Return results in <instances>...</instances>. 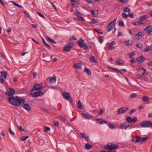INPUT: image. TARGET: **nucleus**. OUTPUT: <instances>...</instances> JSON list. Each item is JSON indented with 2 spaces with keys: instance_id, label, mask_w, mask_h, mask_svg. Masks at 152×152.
<instances>
[{
  "instance_id": "nucleus-1",
  "label": "nucleus",
  "mask_w": 152,
  "mask_h": 152,
  "mask_svg": "<svg viewBox=\"0 0 152 152\" xmlns=\"http://www.w3.org/2000/svg\"><path fill=\"white\" fill-rule=\"evenodd\" d=\"M7 92L5 94L9 96L7 99L8 101L14 105L17 106H20L22 104L26 102L25 99L18 96L15 97L13 94L15 93V91L12 88H8L7 89Z\"/></svg>"
},
{
  "instance_id": "nucleus-2",
  "label": "nucleus",
  "mask_w": 152,
  "mask_h": 152,
  "mask_svg": "<svg viewBox=\"0 0 152 152\" xmlns=\"http://www.w3.org/2000/svg\"><path fill=\"white\" fill-rule=\"evenodd\" d=\"M118 147V145H116L114 142L108 143L106 146L104 147L106 150H113L116 149Z\"/></svg>"
},
{
  "instance_id": "nucleus-3",
  "label": "nucleus",
  "mask_w": 152,
  "mask_h": 152,
  "mask_svg": "<svg viewBox=\"0 0 152 152\" xmlns=\"http://www.w3.org/2000/svg\"><path fill=\"white\" fill-rule=\"evenodd\" d=\"M116 18L114 19L110 23L107 27V32H109L115 28Z\"/></svg>"
},
{
  "instance_id": "nucleus-4",
  "label": "nucleus",
  "mask_w": 152,
  "mask_h": 152,
  "mask_svg": "<svg viewBox=\"0 0 152 152\" xmlns=\"http://www.w3.org/2000/svg\"><path fill=\"white\" fill-rule=\"evenodd\" d=\"M34 91L31 90L30 91V94L34 97H38L41 96L44 94V93L41 91L34 92Z\"/></svg>"
},
{
  "instance_id": "nucleus-5",
  "label": "nucleus",
  "mask_w": 152,
  "mask_h": 152,
  "mask_svg": "<svg viewBox=\"0 0 152 152\" xmlns=\"http://www.w3.org/2000/svg\"><path fill=\"white\" fill-rule=\"evenodd\" d=\"M152 125V122L150 121H144L140 123V125L142 127H149Z\"/></svg>"
},
{
  "instance_id": "nucleus-6",
  "label": "nucleus",
  "mask_w": 152,
  "mask_h": 152,
  "mask_svg": "<svg viewBox=\"0 0 152 152\" xmlns=\"http://www.w3.org/2000/svg\"><path fill=\"white\" fill-rule=\"evenodd\" d=\"M74 45V44L73 42H71L69 44L66 45L63 49V50L65 51L69 52L70 50L72 48V46Z\"/></svg>"
},
{
  "instance_id": "nucleus-7",
  "label": "nucleus",
  "mask_w": 152,
  "mask_h": 152,
  "mask_svg": "<svg viewBox=\"0 0 152 152\" xmlns=\"http://www.w3.org/2000/svg\"><path fill=\"white\" fill-rule=\"evenodd\" d=\"M129 109L128 107H122L118 110L117 114H121L126 112Z\"/></svg>"
},
{
  "instance_id": "nucleus-8",
  "label": "nucleus",
  "mask_w": 152,
  "mask_h": 152,
  "mask_svg": "<svg viewBox=\"0 0 152 152\" xmlns=\"http://www.w3.org/2000/svg\"><path fill=\"white\" fill-rule=\"evenodd\" d=\"M42 88V85L38 83H36L34 84L33 86L32 89L33 91L39 90L40 89Z\"/></svg>"
},
{
  "instance_id": "nucleus-9",
  "label": "nucleus",
  "mask_w": 152,
  "mask_h": 152,
  "mask_svg": "<svg viewBox=\"0 0 152 152\" xmlns=\"http://www.w3.org/2000/svg\"><path fill=\"white\" fill-rule=\"evenodd\" d=\"M145 69H140L138 71L137 74L140 77H142L145 74Z\"/></svg>"
},
{
  "instance_id": "nucleus-10",
  "label": "nucleus",
  "mask_w": 152,
  "mask_h": 152,
  "mask_svg": "<svg viewBox=\"0 0 152 152\" xmlns=\"http://www.w3.org/2000/svg\"><path fill=\"white\" fill-rule=\"evenodd\" d=\"M75 13L77 16L79 18L80 20L82 21H84L85 20L82 17L81 14L79 11H78L77 10H76Z\"/></svg>"
},
{
  "instance_id": "nucleus-11",
  "label": "nucleus",
  "mask_w": 152,
  "mask_h": 152,
  "mask_svg": "<svg viewBox=\"0 0 152 152\" xmlns=\"http://www.w3.org/2000/svg\"><path fill=\"white\" fill-rule=\"evenodd\" d=\"M95 120L97 123H99L100 124H107V121H104L101 118L96 119Z\"/></svg>"
},
{
  "instance_id": "nucleus-12",
  "label": "nucleus",
  "mask_w": 152,
  "mask_h": 152,
  "mask_svg": "<svg viewBox=\"0 0 152 152\" xmlns=\"http://www.w3.org/2000/svg\"><path fill=\"white\" fill-rule=\"evenodd\" d=\"M81 115L83 117L86 119H89L92 118V116L88 113H82Z\"/></svg>"
},
{
  "instance_id": "nucleus-13",
  "label": "nucleus",
  "mask_w": 152,
  "mask_h": 152,
  "mask_svg": "<svg viewBox=\"0 0 152 152\" xmlns=\"http://www.w3.org/2000/svg\"><path fill=\"white\" fill-rule=\"evenodd\" d=\"M144 31H146L148 34H150L152 32V26H147L144 29Z\"/></svg>"
},
{
  "instance_id": "nucleus-14",
  "label": "nucleus",
  "mask_w": 152,
  "mask_h": 152,
  "mask_svg": "<svg viewBox=\"0 0 152 152\" xmlns=\"http://www.w3.org/2000/svg\"><path fill=\"white\" fill-rule=\"evenodd\" d=\"M78 43L80 46L81 48H83L86 45V44L84 43V40L81 38L80 39L79 41H78Z\"/></svg>"
},
{
  "instance_id": "nucleus-15",
  "label": "nucleus",
  "mask_w": 152,
  "mask_h": 152,
  "mask_svg": "<svg viewBox=\"0 0 152 152\" xmlns=\"http://www.w3.org/2000/svg\"><path fill=\"white\" fill-rule=\"evenodd\" d=\"M22 107L27 111H29L31 110V107L28 104H23Z\"/></svg>"
},
{
  "instance_id": "nucleus-16",
  "label": "nucleus",
  "mask_w": 152,
  "mask_h": 152,
  "mask_svg": "<svg viewBox=\"0 0 152 152\" xmlns=\"http://www.w3.org/2000/svg\"><path fill=\"white\" fill-rule=\"evenodd\" d=\"M145 59V58L143 56H140L137 59V61L140 64L142 63Z\"/></svg>"
},
{
  "instance_id": "nucleus-17",
  "label": "nucleus",
  "mask_w": 152,
  "mask_h": 152,
  "mask_svg": "<svg viewBox=\"0 0 152 152\" xmlns=\"http://www.w3.org/2000/svg\"><path fill=\"white\" fill-rule=\"evenodd\" d=\"M144 36V34L142 32H138L137 34L135 35L136 38L137 40L140 39Z\"/></svg>"
},
{
  "instance_id": "nucleus-18",
  "label": "nucleus",
  "mask_w": 152,
  "mask_h": 152,
  "mask_svg": "<svg viewBox=\"0 0 152 152\" xmlns=\"http://www.w3.org/2000/svg\"><path fill=\"white\" fill-rule=\"evenodd\" d=\"M63 96L64 98L67 100H69L70 98L69 94L68 93L64 92L63 94Z\"/></svg>"
},
{
  "instance_id": "nucleus-19",
  "label": "nucleus",
  "mask_w": 152,
  "mask_h": 152,
  "mask_svg": "<svg viewBox=\"0 0 152 152\" xmlns=\"http://www.w3.org/2000/svg\"><path fill=\"white\" fill-rule=\"evenodd\" d=\"M73 67L78 69H81L82 68V66L81 64L80 63H77L75 64Z\"/></svg>"
},
{
  "instance_id": "nucleus-20",
  "label": "nucleus",
  "mask_w": 152,
  "mask_h": 152,
  "mask_svg": "<svg viewBox=\"0 0 152 152\" xmlns=\"http://www.w3.org/2000/svg\"><path fill=\"white\" fill-rule=\"evenodd\" d=\"M132 24L134 26H138L140 25L141 24H143V23H142V21L140 20H139L137 22H133L132 23Z\"/></svg>"
},
{
  "instance_id": "nucleus-21",
  "label": "nucleus",
  "mask_w": 152,
  "mask_h": 152,
  "mask_svg": "<svg viewBox=\"0 0 152 152\" xmlns=\"http://www.w3.org/2000/svg\"><path fill=\"white\" fill-rule=\"evenodd\" d=\"M80 135L82 137H83L85 139H86V140L88 141L89 140V137L86 136V133H81Z\"/></svg>"
},
{
  "instance_id": "nucleus-22",
  "label": "nucleus",
  "mask_w": 152,
  "mask_h": 152,
  "mask_svg": "<svg viewBox=\"0 0 152 152\" xmlns=\"http://www.w3.org/2000/svg\"><path fill=\"white\" fill-rule=\"evenodd\" d=\"M1 74L2 75V77H3L4 78L6 79L7 78V74L6 71H1Z\"/></svg>"
},
{
  "instance_id": "nucleus-23",
  "label": "nucleus",
  "mask_w": 152,
  "mask_h": 152,
  "mask_svg": "<svg viewBox=\"0 0 152 152\" xmlns=\"http://www.w3.org/2000/svg\"><path fill=\"white\" fill-rule=\"evenodd\" d=\"M119 128L121 129H125L126 130L127 128V127L126 126V124L124 123L121 124L120 127Z\"/></svg>"
},
{
  "instance_id": "nucleus-24",
  "label": "nucleus",
  "mask_w": 152,
  "mask_h": 152,
  "mask_svg": "<svg viewBox=\"0 0 152 152\" xmlns=\"http://www.w3.org/2000/svg\"><path fill=\"white\" fill-rule=\"evenodd\" d=\"M148 18V15H144L142 16L140 18V20H145Z\"/></svg>"
},
{
  "instance_id": "nucleus-25",
  "label": "nucleus",
  "mask_w": 152,
  "mask_h": 152,
  "mask_svg": "<svg viewBox=\"0 0 152 152\" xmlns=\"http://www.w3.org/2000/svg\"><path fill=\"white\" fill-rule=\"evenodd\" d=\"M50 82L53 83L55 82L56 81V78L55 77H52L50 78H48Z\"/></svg>"
},
{
  "instance_id": "nucleus-26",
  "label": "nucleus",
  "mask_w": 152,
  "mask_h": 152,
  "mask_svg": "<svg viewBox=\"0 0 152 152\" xmlns=\"http://www.w3.org/2000/svg\"><path fill=\"white\" fill-rule=\"evenodd\" d=\"M142 100L144 102H149V99L146 96H143L142 98Z\"/></svg>"
},
{
  "instance_id": "nucleus-27",
  "label": "nucleus",
  "mask_w": 152,
  "mask_h": 152,
  "mask_svg": "<svg viewBox=\"0 0 152 152\" xmlns=\"http://www.w3.org/2000/svg\"><path fill=\"white\" fill-rule=\"evenodd\" d=\"M90 61L93 62L94 63H96L97 62V61L96 60L95 57L94 56H92L90 58Z\"/></svg>"
},
{
  "instance_id": "nucleus-28",
  "label": "nucleus",
  "mask_w": 152,
  "mask_h": 152,
  "mask_svg": "<svg viewBox=\"0 0 152 152\" xmlns=\"http://www.w3.org/2000/svg\"><path fill=\"white\" fill-rule=\"evenodd\" d=\"M10 2L12 3L15 6H16V7H19V8H21V7H23L22 6H21V5H19L18 4L16 3L14 1H10Z\"/></svg>"
},
{
  "instance_id": "nucleus-29",
  "label": "nucleus",
  "mask_w": 152,
  "mask_h": 152,
  "mask_svg": "<svg viewBox=\"0 0 152 152\" xmlns=\"http://www.w3.org/2000/svg\"><path fill=\"white\" fill-rule=\"evenodd\" d=\"M77 106L80 109H82L83 108V106L80 100H79L78 102L77 103Z\"/></svg>"
},
{
  "instance_id": "nucleus-30",
  "label": "nucleus",
  "mask_w": 152,
  "mask_h": 152,
  "mask_svg": "<svg viewBox=\"0 0 152 152\" xmlns=\"http://www.w3.org/2000/svg\"><path fill=\"white\" fill-rule=\"evenodd\" d=\"M137 96V94L136 93H132L129 96V98L131 99H133L136 97Z\"/></svg>"
},
{
  "instance_id": "nucleus-31",
  "label": "nucleus",
  "mask_w": 152,
  "mask_h": 152,
  "mask_svg": "<svg viewBox=\"0 0 152 152\" xmlns=\"http://www.w3.org/2000/svg\"><path fill=\"white\" fill-rule=\"evenodd\" d=\"M42 39L43 42V43H44V44L45 45L48 47L49 48H51V47L48 44L45 42V40L42 37Z\"/></svg>"
},
{
  "instance_id": "nucleus-32",
  "label": "nucleus",
  "mask_w": 152,
  "mask_h": 152,
  "mask_svg": "<svg viewBox=\"0 0 152 152\" xmlns=\"http://www.w3.org/2000/svg\"><path fill=\"white\" fill-rule=\"evenodd\" d=\"M135 138L136 139V143L140 141H141V138L142 137L140 136H136L135 137Z\"/></svg>"
},
{
  "instance_id": "nucleus-33",
  "label": "nucleus",
  "mask_w": 152,
  "mask_h": 152,
  "mask_svg": "<svg viewBox=\"0 0 152 152\" xmlns=\"http://www.w3.org/2000/svg\"><path fill=\"white\" fill-rule=\"evenodd\" d=\"M92 147V146L91 145L88 143L86 144L85 146V148L87 149H90Z\"/></svg>"
},
{
  "instance_id": "nucleus-34",
  "label": "nucleus",
  "mask_w": 152,
  "mask_h": 152,
  "mask_svg": "<svg viewBox=\"0 0 152 152\" xmlns=\"http://www.w3.org/2000/svg\"><path fill=\"white\" fill-rule=\"evenodd\" d=\"M47 38L53 44H56V42L54 40L48 37H47Z\"/></svg>"
},
{
  "instance_id": "nucleus-35",
  "label": "nucleus",
  "mask_w": 152,
  "mask_h": 152,
  "mask_svg": "<svg viewBox=\"0 0 152 152\" xmlns=\"http://www.w3.org/2000/svg\"><path fill=\"white\" fill-rule=\"evenodd\" d=\"M84 71L85 72H87L88 74L91 75V71L89 69L86 67L85 68Z\"/></svg>"
},
{
  "instance_id": "nucleus-36",
  "label": "nucleus",
  "mask_w": 152,
  "mask_h": 152,
  "mask_svg": "<svg viewBox=\"0 0 152 152\" xmlns=\"http://www.w3.org/2000/svg\"><path fill=\"white\" fill-rule=\"evenodd\" d=\"M123 11L124 12H130L131 10L127 7H125L123 9Z\"/></svg>"
},
{
  "instance_id": "nucleus-37",
  "label": "nucleus",
  "mask_w": 152,
  "mask_h": 152,
  "mask_svg": "<svg viewBox=\"0 0 152 152\" xmlns=\"http://www.w3.org/2000/svg\"><path fill=\"white\" fill-rule=\"evenodd\" d=\"M28 137V136H22L21 137V139L22 141H24L27 140Z\"/></svg>"
},
{
  "instance_id": "nucleus-38",
  "label": "nucleus",
  "mask_w": 152,
  "mask_h": 152,
  "mask_svg": "<svg viewBox=\"0 0 152 152\" xmlns=\"http://www.w3.org/2000/svg\"><path fill=\"white\" fill-rule=\"evenodd\" d=\"M108 126L109 127L112 129H116V127L114 126L112 124H109Z\"/></svg>"
},
{
  "instance_id": "nucleus-39",
  "label": "nucleus",
  "mask_w": 152,
  "mask_h": 152,
  "mask_svg": "<svg viewBox=\"0 0 152 152\" xmlns=\"http://www.w3.org/2000/svg\"><path fill=\"white\" fill-rule=\"evenodd\" d=\"M118 24L119 26L122 27H124V23L122 20H119Z\"/></svg>"
},
{
  "instance_id": "nucleus-40",
  "label": "nucleus",
  "mask_w": 152,
  "mask_h": 152,
  "mask_svg": "<svg viewBox=\"0 0 152 152\" xmlns=\"http://www.w3.org/2000/svg\"><path fill=\"white\" fill-rule=\"evenodd\" d=\"M115 48V47L113 45L109 44V48L108 49L110 50H112L114 49Z\"/></svg>"
},
{
  "instance_id": "nucleus-41",
  "label": "nucleus",
  "mask_w": 152,
  "mask_h": 152,
  "mask_svg": "<svg viewBox=\"0 0 152 152\" xmlns=\"http://www.w3.org/2000/svg\"><path fill=\"white\" fill-rule=\"evenodd\" d=\"M142 139L141 140V142H143L146 141L149 138L148 137H142Z\"/></svg>"
},
{
  "instance_id": "nucleus-42",
  "label": "nucleus",
  "mask_w": 152,
  "mask_h": 152,
  "mask_svg": "<svg viewBox=\"0 0 152 152\" xmlns=\"http://www.w3.org/2000/svg\"><path fill=\"white\" fill-rule=\"evenodd\" d=\"M126 120L129 123L131 122L132 121V119L131 118L129 117H127L126 118Z\"/></svg>"
},
{
  "instance_id": "nucleus-43",
  "label": "nucleus",
  "mask_w": 152,
  "mask_h": 152,
  "mask_svg": "<svg viewBox=\"0 0 152 152\" xmlns=\"http://www.w3.org/2000/svg\"><path fill=\"white\" fill-rule=\"evenodd\" d=\"M123 62L121 59H120L118 61H116V63L118 65H120L122 64Z\"/></svg>"
},
{
  "instance_id": "nucleus-44",
  "label": "nucleus",
  "mask_w": 152,
  "mask_h": 152,
  "mask_svg": "<svg viewBox=\"0 0 152 152\" xmlns=\"http://www.w3.org/2000/svg\"><path fill=\"white\" fill-rule=\"evenodd\" d=\"M17 126L18 128V129L20 131H25V130L24 129H23L22 128V126H19L17 124Z\"/></svg>"
},
{
  "instance_id": "nucleus-45",
  "label": "nucleus",
  "mask_w": 152,
  "mask_h": 152,
  "mask_svg": "<svg viewBox=\"0 0 152 152\" xmlns=\"http://www.w3.org/2000/svg\"><path fill=\"white\" fill-rule=\"evenodd\" d=\"M84 46V49L86 50H88L89 48H91V46H90V45H87L86 44V45Z\"/></svg>"
},
{
  "instance_id": "nucleus-46",
  "label": "nucleus",
  "mask_w": 152,
  "mask_h": 152,
  "mask_svg": "<svg viewBox=\"0 0 152 152\" xmlns=\"http://www.w3.org/2000/svg\"><path fill=\"white\" fill-rule=\"evenodd\" d=\"M50 128L48 127L45 126L44 128V131L45 132H47L48 131H50Z\"/></svg>"
},
{
  "instance_id": "nucleus-47",
  "label": "nucleus",
  "mask_w": 152,
  "mask_h": 152,
  "mask_svg": "<svg viewBox=\"0 0 152 152\" xmlns=\"http://www.w3.org/2000/svg\"><path fill=\"white\" fill-rule=\"evenodd\" d=\"M118 1L123 3H127L128 1V0H118Z\"/></svg>"
},
{
  "instance_id": "nucleus-48",
  "label": "nucleus",
  "mask_w": 152,
  "mask_h": 152,
  "mask_svg": "<svg viewBox=\"0 0 152 152\" xmlns=\"http://www.w3.org/2000/svg\"><path fill=\"white\" fill-rule=\"evenodd\" d=\"M122 16L124 18H126L128 17V15L125 13H124L122 14Z\"/></svg>"
},
{
  "instance_id": "nucleus-49",
  "label": "nucleus",
  "mask_w": 152,
  "mask_h": 152,
  "mask_svg": "<svg viewBox=\"0 0 152 152\" xmlns=\"http://www.w3.org/2000/svg\"><path fill=\"white\" fill-rule=\"evenodd\" d=\"M132 42H130V41L129 40L127 41H126L124 42V44L127 45H130L132 44Z\"/></svg>"
},
{
  "instance_id": "nucleus-50",
  "label": "nucleus",
  "mask_w": 152,
  "mask_h": 152,
  "mask_svg": "<svg viewBox=\"0 0 152 152\" xmlns=\"http://www.w3.org/2000/svg\"><path fill=\"white\" fill-rule=\"evenodd\" d=\"M134 52H132L130 53L129 54L130 58H132L133 57V56H134Z\"/></svg>"
},
{
  "instance_id": "nucleus-51",
  "label": "nucleus",
  "mask_w": 152,
  "mask_h": 152,
  "mask_svg": "<svg viewBox=\"0 0 152 152\" xmlns=\"http://www.w3.org/2000/svg\"><path fill=\"white\" fill-rule=\"evenodd\" d=\"M150 49V48L149 46H147L145 48V49L144 50V51L145 52H147Z\"/></svg>"
},
{
  "instance_id": "nucleus-52",
  "label": "nucleus",
  "mask_w": 152,
  "mask_h": 152,
  "mask_svg": "<svg viewBox=\"0 0 152 152\" xmlns=\"http://www.w3.org/2000/svg\"><path fill=\"white\" fill-rule=\"evenodd\" d=\"M24 13L25 14V15L28 18H30V16L29 15V14L28 13L26 12V11H24Z\"/></svg>"
},
{
  "instance_id": "nucleus-53",
  "label": "nucleus",
  "mask_w": 152,
  "mask_h": 152,
  "mask_svg": "<svg viewBox=\"0 0 152 152\" xmlns=\"http://www.w3.org/2000/svg\"><path fill=\"white\" fill-rule=\"evenodd\" d=\"M60 118H61V120L64 122L66 121V118L65 117H63L62 116H60Z\"/></svg>"
},
{
  "instance_id": "nucleus-54",
  "label": "nucleus",
  "mask_w": 152,
  "mask_h": 152,
  "mask_svg": "<svg viewBox=\"0 0 152 152\" xmlns=\"http://www.w3.org/2000/svg\"><path fill=\"white\" fill-rule=\"evenodd\" d=\"M76 39V38L74 36H72L69 39V40L72 41V40H75Z\"/></svg>"
},
{
  "instance_id": "nucleus-55",
  "label": "nucleus",
  "mask_w": 152,
  "mask_h": 152,
  "mask_svg": "<svg viewBox=\"0 0 152 152\" xmlns=\"http://www.w3.org/2000/svg\"><path fill=\"white\" fill-rule=\"evenodd\" d=\"M0 83H4V79L1 76H0Z\"/></svg>"
},
{
  "instance_id": "nucleus-56",
  "label": "nucleus",
  "mask_w": 152,
  "mask_h": 152,
  "mask_svg": "<svg viewBox=\"0 0 152 152\" xmlns=\"http://www.w3.org/2000/svg\"><path fill=\"white\" fill-rule=\"evenodd\" d=\"M91 22L93 23H98L97 20L94 19H93L91 21Z\"/></svg>"
},
{
  "instance_id": "nucleus-57",
  "label": "nucleus",
  "mask_w": 152,
  "mask_h": 152,
  "mask_svg": "<svg viewBox=\"0 0 152 152\" xmlns=\"http://www.w3.org/2000/svg\"><path fill=\"white\" fill-rule=\"evenodd\" d=\"M37 14L39 15L40 16V17H42V18H45V17L43 15H42V14H41L39 12H37Z\"/></svg>"
},
{
  "instance_id": "nucleus-58",
  "label": "nucleus",
  "mask_w": 152,
  "mask_h": 152,
  "mask_svg": "<svg viewBox=\"0 0 152 152\" xmlns=\"http://www.w3.org/2000/svg\"><path fill=\"white\" fill-rule=\"evenodd\" d=\"M135 110H136L135 109H132L129 112V114H132L133 113H134L135 111Z\"/></svg>"
},
{
  "instance_id": "nucleus-59",
  "label": "nucleus",
  "mask_w": 152,
  "mask_h": 152,
  "mask_svg": "<svg viewBox=\"0 0 152 152\" xmlns=\"http://www.w3.org/2000/svg\"><path fill=\"white\" fill-rule=\"evenodd\" d=\"M33 77L34 78H35L37 75V72H33Z\"/></svg>"
},
{
  "instance_id": "nucleus-60",
  "label": "nucleus",
  "mask_w": 152,
  "mask_h": 152,
  "mask_svg": "<svg viewBox=\"0 0 152 152\" xmlns=\"http://www.w3.org/2000/svg\"><path fill=\"white\" fill-rule=\"evenodd\" d=\"M136 139L135 137H133L131 140V141L136 143Z\"/></svg>"
},
{
  "instance_id": "nucleus-61",
  "label": "nucleus",
  "mask_w": 152,
  "mask_h": 152,
  "mask_svg": "<svg viewBox=\"0 0 152 152\" xmlns=\"http://www.w3.org/2000/svg\"><path fill=\"white\" fill-rule=\"evenodd\" d=\"M137 118L136 117H134V118L132 119V121L134 122H136L137 121Z\"/></svg>"
},
{
  "instance_id": "nucleus-62",
  "label": "nucleus",
  "mask_w": 152,
  "mask_h": 152,
  "mask_svg": "<svg viewBox=\"0 0 152 152\" xmlns=\"http://www.w3.org/2000/svg\"><path fill=\"white\" fill-rule=\"evenodd\" d=\"M103 112V110L102 109H100L99 111L98 112V114H102Z\"/></svg>"
},
{
  "instance_id": "nucleus-63",
  "label": "nucleus",
  "mask_w": 152,
  "mask_h": 152,
  "mask_svg": "<svg viewBox=\"0 0 152 152\" xmlns=\"http://www.w3.org/2000/svg\"><path fill=\"white\" fill-rule=\"evenodd\" d=\"M128 16L129 17H131L132 18H133L134 17L133 14L132 13H129Z\"/></svg>"
},
{
  "instance_id": "nucleus-64",
  "label": "nucleus",
  "mask_w": 152,
  "mask_h": 152,
  "mask_svg": "<svg viewBox=\"0 0 152 152\" xmlns=\"http://www.w3.org/2000/svg\"><path fill=\"white\" fill-rule=\"evenodd\" d=\"M99 42L101 43V44H102L103 42V39H102V38H99Z\"/></svg>"
}]
</instances>
